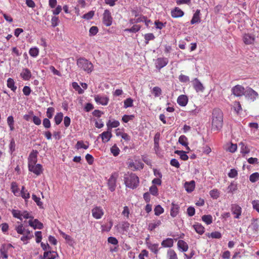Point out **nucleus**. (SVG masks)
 Returning a JSON list of instances; mask_svg holds the SVG:
<instances>
[{"instance_id":"052dcab7","label":"nucleus","mask_w":259,"mask_h":259,"mask_svg":"<svg viewBox=\"0 0 259 259\" xmlns=\"http://www.w3.org/2000/svg\"><path fill=\"white\" fill-rule=\"evenodd\" d=\"M15 229L17 232L19 234H24L25 233V229L22 224L16 226Z\"/></svg>"},{"instance_id":"f03ea898","label":"nucleus","mask_w":259,"mask_h":259,"mask_svg":"<svg viewBox=\"0 0 259 259\" xmlns=\"http://www.w3.org/2000/svg\"><path fill=\"white\" fill-rule=\"evenodd\" d=\"M124 182L126 187L134 189L139 186V179L135 174L127 172L124 175Z\"/></svg>"},{"instance_id":"58836bf2","label":"nucleus","mask_w":259,"mask_h":259,"mask_svg":"<svg viewBox=\"0 0 259 259\" xmlns=\"http://www.w3.org/2000/svg\"><path fill=\"white\" fill-rule=\"evenodd\" d=\"M175 153L178 154L181 159L183 160H188V155L186 154V152L184 151H179V150H177L175 151Z\"/></svg>"},{"instance_id":"338daca9","label":"nucleus","mask_w":259,"mask_h":259,"mask_svg":"<svg viewBox=\"0 0 259 259\" xmlns=\"http://www.w3.org/2000/svg\"><path fill=\"white\" fill-rule=\"evenodd\" d=\"M21 217L24 219H33V217L27 211H22Z\"/></svg>"},{"instance_id":"4be33fe9","label":"nucleus","mask_w":259,"mask_h":259,"mask_svg":"<svg viewBox=\"0 0 259 259\" xmlns=\"http://www.w3.org/2000/svg\"><path fill=\"white\" fill-rule=\"evenodd\" d=\"M172 206L170 209V215L172 218L176 217L179 211L180 207L178 204H175L174 203H172Z\"/></svg>"},{"instance_id":"680f3d73","label":"nucleus","mask_w":259,"mask_h":259,"mask_svg":"<svg viewBox=\"0 0 259 259\" xmlns=\"http://www.w3.org/2000/svg\"><path fill=\"white\" fill-rule=\"evenodd\" d=\"M233 107L235 111L239 113L242 110V108L240 102L235 101L234 103Z\"/></svg>"},{"instance_id":"de8ad7c7","label":"nucleus","mask_w":259,"mask_h":259,"mask_svg":"<svg viewBox=\"0 0 259 259\" xmlns=\"http://www.w3.org/2000/svg\"><path fill=\"white\" fill-rule=\"evenodd\" d=\"M12 213L14 217L20 220H22V218L21 217L22 211L19 210L13 209L12 211Z\"/></svg>"},{"instance_id":"f8f14e48","label":"nucleus","mask_w":259,"mask_h":259,"mask_svg":"<svg viewBox=\"0 0 259 259\" xmlns=\"http://www.w3.org/2000/svg\"><path fill=\"white\" fill-rule=\"evenodd\" d=\"M31 172L35 174L37 176L40 175L43 170L42 166L40 164H37L28 168Z\"/></svg>"},{"instance_id":"49530a36","label":"nucleus","mask_w":259,"mask_h":259,"mask_svg":"<svg viewBox=\"0 0 259 259\" xmlns=\"http://www.w3.org/2000/svg\"><path fill=\"white\" fill-rule=\"evenodd\" d=\"M111 152L114 156H117L119 154L120 150L116 145H113L110 149Z\"/></svg>"},{"instance_id":"774afa93","label":"nucleus","mask_w":259,"mask_h":259,"mask_svg":"<svg viewBox=\"0 0 259 259\" xmlns=\"http://www.w3.org/2000/svg\"><path fill=\"white\" fill-rule=\"evenodd\" d=\"M179 79L182 82H188L190 80L189 76L183 74H181L179 76Z\"/></svg>"},{"instance_id":"f257e3e1","label":"nucleus","mask_w":259,"mask_h":259,"mask_svg":"<svg viewBox=\"0 0 259 259\" xmlns=\"http://www.w3.org/2000/svg\"><path fill=\"white\" fill-rule=\"evenodd\" d=\"M223 124V112L220 109H214L212 112V128L214 130H219L222 127Z\"/></svg>"},{"instance_id":"79ce46f5","label":"nucleus","mask_w":259,"mask_h":259,"mask_svg":"<svg viewBox=\"0 0 259 259\" xmlns=\"http://www.w3.org/2000/svg\"><path fill=\"white\" fill-rule=\"evenodd\" d=\"M207 236L212 238L220 239L222 237V234L219 232L215 231L210 234L208 233Z\"/></svg>"},{"instance_id":"6ab92c4d","label":"nucleus","mask_w":259,"mask_h":259,"mask_svg":"<svg viewBox=\"0 0 259 259\" xmlns=\"http://www.w3.org/2000/svg\"><path fill=\"white\" fill-rule=\"evenodd\" d=\"M200 11L199 10H197L195 13L193 14V17L191 20V24H194L196 23H200L201 21L200 19Z\"/></svg>"},{"instance_id":"e2e57ef3","label":"nucleus","mask_w":259,"mask_h":259,"mask_svg":"<svg viewBox=\"0 0 259 259\" xmlns=\"http://www.w3.org/2000/svg\"><path fill=\"white\" fill-rule=\"evenodd\" d=\"M251 204L252 207L257 212H259V200H254L252 201Z\"/></svg>"},{"instance_id":"3c124183","label":"nucleus","mask_w":259,"mask_h":259,"mask_svg":"<svg viewBox=\"0 0 259 259\" xmlns=\"http://www.w3.org/2000/svg\"><path fill=\"white\" fill-rule=\"evenodd\" d=\"M32 198L40 208H43V203L41 201H40V199L39 197H37L35 194H33L32 195Z\"/></svg>"},{"instance_id":"aec40b11","label":"nucleus","mask_w":259,"mask_h":259,"mask_svg":"<svg viewBox=\"0 0 259 259\" xmlns=\"http://www.w3.org/2000/svg\"><path fill=\"white\" fill-rule=\"evenodd\" d=\"M58 256V254L56 251H45L44 253L43 258L44 259H55L56 256Z\"/></svg>"},{"instance_id":"c85d7f7f","label":"nucleus","mask_w":259,"mask_h":259,"mask_svg":"<svg viewBox=\"0 0 259 259\" xmlns=\"http://www.w3.org/2000/svg\"><path fill=\"white\" fill-rule=\"evenodd\" d=\"M193 227L196 232L200 235H202L204 232V228L200 224L197 223L193 225Z\"/></svg>"},{"instance_id":"e433bc0d","label":"nucleus","mask_w":259,"mask_h":259,"mask_svg":"<svg viewBox=\"0 0 259 259\" xmlns=\"http://www.w3.org/2000/svg\"><path fill=\"white\" fill-rule=\"evenodd\" d=\"M202 220L207 225H209L212 222V217L211 215H204L202 217Z\"/></svg>"},{"instance_id":"09e8293b","label":"nucleus","mask_w":259,"mask_h":259,"mask_svg":"<svg viewBox=\"0 0 259 259\" xmlns=\"http://www.w3.org/2000/svg\"><path fill=\"white\" fill-rule=\"evenodd\" d=\"M77 65H92V63L85 58H79L77 60Z\"/></svg>"},{"instance_id":"c756f323","label":"nucleus","mask_w":259,"mask_h":259,"mask_svg":"<svg viewBox=\"0 0 259 259\" xmlns=\"http://www.w3.org/2000/svg\"><path fill=\"white\" fill-rule=\"evenodd\" d=\"M7 87L15 92L17 89V87L15 84V81L13 79L9 78L7 80Z\"/></svg>"},{"instance_id":"a878e982","label":"nucleus","mask_w":259,"mask_h":259,"mask_svg":"<svg viewBox=\"0 0 259 259\" xmlns=\"http://www.w3.org/2000/svg\"><path fill=\"white\" fill-rule=\"evenodd\" d=\"M254 41V38L248 34H244L243 36V41L245 44L250 45L253 43Z\"/></svg>"},{"instance_id":"4d7b16f0","label":"nucleus","mask_w":259,"mask_h":259,"mask_svg":"<svg viewBox=\"0 0 259 259\" xmlns=\"http://www.w3.org/2000/svg\"><path fill=\"white\" fill-rule=\"evenodd\" d=\"M94 14H95L94 11H91L89 12L88 13L84 14L82 16V18L84 19H86V20H90L93 17Z\"/></svg>"},{"instance_id":"dca6fc26","label":"nucleus","mask_w":259,"mask_h":259,"mask_svg":"<svg viewBox=\"0 0 259 259\" xmlns=\"http://www.w3.org/2000/svg\"><path fill=\"white\" fill-rule=\"evenodd\" d=\"M184 15V12L178 7H176L171 11V15L173 18L182 17Z\"/></svg>"},{"instance_id":"9b49d317","label":"nucleus","mask_w":259,"mask_h":259,"mask_svg":"<svg viewBox=\"0 0 259 259\" xmlns=\"http://www.w3.org/2000/svg\"><path fill=\"white\" fill-rule=\"evenodd\" d=\"M231 210L232 213L235 215L234 218H240L242 213V208L240 206L236 204H232L231 205Z\"/></svg>"},{"instance_id":"13d9d810","label":"nucleus","mask_w":259,"mask_h":259,"mask_svg":"<svg viewBox=\"0 0 259 259\" xmlns=\"http://www.w3.org/2000/svg\"><path fill=\"white\" fill-rule=\"evenodd\" d=\"M98 32V28L97 26H92L89 30V35L90 36L95 35Z\"/></svg>"},{"instance_id":"72a5a7b5","label":"nucleus","mask_w":259,"mask_h":259,"mask_svg":"<svg viewBox=\"0 0 259 259\" xmlns=\"http://www.w3.org/2000/svg\"><path fill=\"white\" fill-rule=\"evenodd\" d=\"M168 259H178L177 254L174 250L169 249L167 252Z\"/></svg>"},{"instance_id":"393cba45","label":"nucleus","mask_w":259,"mask_h":259,"mask_svg":"<svg viewBox=\"0 0 259 259\" xmlns=\"http://www.w3.org/2000/svg\"><path fill=\"white\" fill-rule=\"evenodd\" d=\"M174 245V240L172 238H168L162 241L161 245L163 247H171Z\"/></svg>"},{"instance_id":"4c0bfd02","label":"nucleus","mask_w":259,"mask_h":259,"mask_svg":"<svg viewBox=\"0 0 259 259\" xmlns=\"http://www.w3.org/2000/svg\"><path fill=\"white\" fill-rule=\"evenodd\" d=\"M21 195L23 198L26 200L30 198V194L29 192L26 190L24 186H22L21 190Z\"/></svg>"},{"instance_id":"4468645a","label":"nucleus","mask_w":259,"mask_h":259,"mask_svg":"<svg viewBox=\"0 0 259 259\" xmlns=\"http://www.w3.org/2000/svg\"><path fill=\"white\" fill-rule=\"evenodd\" d=\"M239 146L240 147V153L243 156H245L250 152V149L245 143L241 142L239 143Z\"/></svg>"},{"instance_id":"a211bd4d","label":"nucleus","mask_w":259,"mask_h":259,"mask_svg":"<svg viewBox=\"0 0 259 259\" xmlns=\"http://www.w3.org/2000/svg\"><path fill=\"white\" fill-rule=\"evenodd\" d=\"M188 101V99L187 96L184 95H181L179 96L177 99L178 104L182 107L185 106Z\"/></svg>"},{"instance_id":"6e6552de","label":"nucleus","mask_w":259,"mask_h":259,"mask_svg":"<svg viewBox=\"0 0 259 259\" xmlns=\"http://www.w3.org/2000/svg\"><path fill=\"white\" fill-rule=\"evenodd\" d=\"M93 217L96 219H101L104 215V210L100 206H96L92 210Z\"/></svg>"},{"instance_id":"bf43d9fd","label":"nucleus","mask_w":259,"mask_h":259,"mask_svg":"<svg viewBox=\"0 0 259 259\" xmlns=\"http://www.w3.org/2000/svg\"><path fill=\"white\" fill-rule=\"evenodd\" d=\"M55 112V109L53 107H49L47 109V116L48 117V119L52 118L54 113Z\"/></svg>"},{"instance_id":"a19ab883","label":"nucleus","mask_w":259,"mask_h":259,"mask_svg":"<svg viewBox=\"0 0 259 259\" xmlns=\"http://www.w3.org/2000/svg\"><path fill=\"white\" fill-rule=\"evenodd\" d=\"M259 180V173L254 172L249 177V180L252 183H254Z\"/></svg>"},{"instance_id":"20e7f679","label":"nucleus","mask_w":259,"mask_h":259,"mask_svg":"<svg viewBox=\"0 0 259 259\" xmlns=\"http://www.w3.org/2000/svg\"><path fill=\"white\" fill-rule=\"evenodd\" d=\"M113 18L109 10L106 9L103 15V22L106 26H110L112 23Z\"/></svg>"},{"instance_id":"603ef678","label":"nucleus","mask_w":259,"mask_h":259,"mask_svg":"<svg viewBox=\"0 0 259 259\" xmlns=\"http://www.w3.org/2000/svg\"><path fill=\"white\" fill-rule=\"evenodd\" d=\"M113 226V223L112 221L109 222V225H102L101 229L102 232H109Z\"/></svg>"},{"instance_id":"7c9ffc66","label":"nucleus","mask_w":259,"mask_h":259,"mask_svg":"<svg viewBox=\"0 0 259 259\" xmlns=\"http://www.w3.org/2000/svg\"><path fill=\"white\" fill-rule=\"evenodd\" d=\"M226 150L231 153H234L237 149V145L236 144L230 143L226 145Z\"/></svg>"},{"instance_id":"c03bdc74","label":"nucleus","mask_w":259,"mask_h":259,"mask_svg":"<svg viewBox=\"0 0 259 259\" xmlns=\"http://www.w3.org/2000/svg\"><path fill=\"white\" fill-rule=\"evenodd\" d=\"M237 190V184L236 183L232 182L228 187V192L233 193Z\"/></svg>"},{"instance_id":"c9c22d12","label":"nucleus","mask_w":259,"mask_h":259,"mask_svg":"<svg viewBox=\"0 0 259 259\" xmlns=\"http://www.w3.org/2000/svg\"><path fill=\"white\" fill-rule=\"evenodd\" d=\"M7 123L10 127V131H13L14 130V120L12 116H9L7 118Z\"/></svg>"},{"instance_id":"5701e85b","label":"nucleus","mask_w":259,"mask_h":259,"mask_svg":"<svg viewBox=\"0 0 259 259\" xmlns=\"http://www.w3.org/2000/svg\"><path fill=\"white\" fill-rule=\"evenodd\" d=\"M179 142L182 145L185 146L187 150H190L188 146V139L185 136H181L179 139Z\"/></svg>"},{"instance_id":"1a4fd4ad","label":"nucleus","mask_w":259,"mask_h":259,"mask_svg":"<svg viewBox=\"0 0 259 259\" xmlns=\"http://www.w3.org/2000/svg\"><path fill=\"white\" fill-rule=\"evenodd\" d=\"M191 82L194 89L197 92H203L204 91V87L198 78H194L191 81Z\"/></svg>"},{"instance_id":"ddd939ff","label":"nucleus","mask_w":259,"mask_h":259,"mask_svg":"<svg viewBox=\"0 0 259 259\" xmlns=\"http://www.w3.org/2000/svg\"><path fill=\"white\" fill-rule=\"evenodd\" d=\"M112 136L111 131L108 130L107 131L104 132L99 135V137L102 139V142L104 143L108 142Z\"/></svg>"},{"instance_id":"39448f33","label":"nucleus","mask_w":259,"mask_h":259,"mask_svg":"<svg viewBox=\"0 0 259 259\" xmlns=\"http://www.w3.org/2000/svg\"><path fill=\"white\" fill-rule=\"evenodd\" d=\"M244 95L247 100L251 101H254L258 98V96L257 93L251 88L247 89L245 91Z\"/></svg>"},{"instance_id":"a18cd8bd","label":"nucleus","mask_w":259,"mask_h":259,"mask_svg":"<svg viewBox=\"0 0 259 259\" xmlns=\"http://www.w3.org/2000/svg\"><path fill=\"white\" fill-rule=\"evenodd\" d=\"M75 148L77 149H79L81 148H83L84 149H87L89 148V145H86L84 144L83 142L82 141H77Z\"/></svg>"},{"instance_id":"2eb2a0df","label":"nucleus","mask_w":259,"mask_h":259,"mask_svg":"<svg viewBox=\"0 0 259 259\" xmlns=\"http://www.w3.org/2000/svg\"><path fill=\"white\" fill-rule=\"evenodd\" d=\"M28 223L29 225L32 227L34 229H41L43 228L42 223L40 222L37 219H35L33 221L30 220L28 221Z\"/></svg>"},{"instance_id":"69168bd1","label":"nucleus","mask_w":259,"mask_h":259,"mask_svg":"<svg viewBox=\"0 0 259 259\" xmlns=\"http://www.w3.org/2000/svg\"><path fill=\"white\" fill-rule=\"evenodd\" d=\"M138 165H136L134 162H131L128 164V166L133 168L134 169H138L139 168H142L143 164L142 163H138Z\"/></svg>"},{"instance_id":"b1692460","label":"nucleus","mask_w":259,"mask_h":259,"mask_svg":"<svg viewBox=\"0 0 259 259\" xmlns=\"http://www.w3.org/2000/svg\"><path fill=\"white\" fill-rule=\"evenodd\" d=\"M185 188L187 192L190 193L192 192L195 188V182L194 181H192L190 182H186L185 183Z\"/></svg>"},{"instance_id":"ea45409f","label":"nucleus","mask_w":259,"mask_h":259,"mask_svg":"<svg viewBox=\"0 0 259 259\" xmlns=\"http://www.w3.org/2000/svg\"><path fill=\"white\" fill-rule=\"evenodd\" d=\"M145 42L146 44H148L150 40H152L155 39V36L152 33H146L144 35Z\"/></svg>"},{"instance_id":"f3484780","label":"nucleus","mask_w":259,"mask_h":259,"mask_svg":"<svg viewBox=\"0 0 259 259\" xmlns=\"http://www.w3.org/2000/svg\"><path fill=\"white\" fill-rule=\"evenodd\" d=\"M95 100L98 103L102 105H106L108 103L109 99L105 96L97 95L95 97Z\"/></svg>"},{"instance_id":"bb28decb","label":"nucleus","mask_w":259,"mask_h":259,"mask_svg":"<svg viewBox=\"0 0 259 259\" xmlns=\"http://www.w3.org/2000/svg\"><path fill=\"white\" fill-rule=\"evenodd\" d=\"M161 224V222L160 220H154L152 223L149 224L148 229L152 231L160 226Z\"/></svg>"},{"instance_id":"864d4df0","label":"nucleus","mask_w":259,"mask_h":259,"mask_svg":"<svg viewBox=\"0 0 259 259\" xmlns=\"http://www.w3.org/2000/svg\"><path fill=\"white\" fill-rule=\"evenodd\" d=\"M153 94L155 97H159L162 93V91L159 87H155L152 90Z\"/></svg>"},{"instance_id":"cd10ccee","label":"nucleus","mask_w":259,"mask_h":259,"mask_svg":"<svg viewBox=\"0 0 259 259\" xmlns=\"http://www.w3.org/2000/svg\"><path fill=\"white\" fill-rule=\"evenodd\" d=\"M21 76L23 79L28 80L30 78L31 76V73L28 69H24L21 73Z\"/></svg>"},{"instance_id":"412c9836","label":"nucleus","mask_w":259,"mask_h":259,"mask_svg":"<svg viewBox=\"0 0 259 259\" xmlns=\"http://www.w3.org/2000/svg\"><path fill=\"white\" fill-rule=\"evenodd\" d=\"M178 247L182 251L186 252L188 249V245L187 243L182 240H179L178 242Z\"/></svg>"},{"instance_id":"2f4dec72","label":"nucleus","mask_w":259,"mask_h":259,"mask_svg":"<svg viewBox=\"0 0 259 259\" xmlns=\"http://www.w3.org/2000/svg\"><path fill=\"white\" fill-rule=\"evenodd\" d=\"M119 125V122L117 120H114L113 121H111V120H109L107 123V126L108 127V130L111 131V129L113 127H117Z\"/></svg>"},{"instance_id":"0eeeda50","label":"nucleus","mask_w":259,"mask_h":259,"mask_svg":"<svg viewBox=\"0 0 259 259\" xmlns=\"http://www.w3.org/2000/svg\"><path fill=\"white\" fill-rule=\"evenodd\" d=\"M37 154L36 150H33L29 154L28 158V168L37 164Z\"/></svg>"},{"instance_id":"423d86ee","label":"nucleus","mask_w":259,"mask_h":259,"mask_svg":"<svg viewBox=\"0 0 259 259\" xmlns=\"http://www.w3.org/2000/svg\"><path fill=\"white\" fill-rule=\"evenodd\" d=\"M13 247L11 244H3L0 248V257L2 258H7L8 257V251Z\"/></svg>"},{"instance_id":"8fccbe9b","label":"nucleus","mask_w":259,"mask_h":259,"mask_svg":"<svg viewBox=\"0 0 259 259\" xmlns=\"http://www.w3.org/2000/svg\"><path fill=\"white\" fill-rule=\"evenodd\" d=\"M39 50L37 48H32L29 50V53L30 56L33 57H36L38 55Z\"/></svg>"},{"instance_id":"0e129e2a","label":"nucleus","mask_w":259,"mask_h":259,"mask_svg":"<svg viewBox=\"0 0 259 259\" xmlns=\"http://www.w3.org/2000/svg\"><path fill=\"white\" fill-rule=\"evenodd\" d=\"M238 175V171L235 168H232L230 170V172L228 173V176L231 178H234L237 177Z\"/></svg>"},{"instance_id":"f704fd0d","label":"nucleus","mask_w":259,"mask_h":259,"mask_svg":"<svg viewBox=\"0 0 259 259\" xmlns=\"http://www.w3.org/2000/svg\"><path fill=\"white\" fill-rule=\"evenodd\" d=\"M63 114L62 112L57 113L54 117V120L57 125L59 124L62 121Z\"/></svg>"},{"instance_id":"37998d69","label":"nucleus","mask_w":259,"mask_h":259,"mask_svg":"<svg viewBox=\"0 0 259 259\" xmlns=\"http://www.w3.org/2000/svg\"><path fill=\"white\" fill-rule=\"evenodd\" d=\"M133 106V100L128 98L124 100V108H127L128 107H131Z\"/></svg>"},{"instance_id":"7ed1b4c3","label":"nucleus","mask_w":259,"mask_h":259,"mask_svg":"<svg viewBox=\"0 0 259 259\" xmlns=\"http://www.w3.org/2000/svg\"><path fill=\"white\" fill-rule=\"evenodd\" d=\"M118 177V172H114L112 174L108 181V186L111 192H113L115 190L116 187V181Z\"/></svg>"},{"instance_id":"6e6d98bb","label":"nucleus","mask_w":259,"mask_h":259,"mask_svg":"<svg viewBox=\"0 0 259 259\" xmlns=\"http://www.w3.org/2000/svg\"><path fill=\"white\" fill-rule=\"evenodd\" d=\"M210 196L213 199H217L220 195V193L217 189H213L209 192Z\"/></svg>"},{"instance_id":"5fc2aeb1","label":"nucleus","mask_w":259,"mask_h":259,"mask_svg":"<svg viewBox=\"0 0 259 259\" xmlns=\"http://www.w3.org/2000/svg\"><path fill=\"white\" fill-rule=\"evenodd\" d=\"M163 211V208L160 205H157L154 208V212L156 215H159L162 213Z\"/></svg>"},{"instance_id":"9d476101","label":"nucleus","mask_w":259,"mask_h":259,"mask_svg":"<svg viewBox=\"0 0 259 259\" xmlns=\"http://www.w3.org/2000/svg\"><path fill=\"white\" fill-rule=\"evenodd\" d=\"M244 88L242 85H236L232 89L233 94L237 97L242 96L245 93Z\"/></svg>"},{"instance_id":"473e14b6","label":"nucleus","mask_w":259,"mask_h":259,"mask_svg":"<svg viewBox=\"0 0 259 259\" xmlns=\"http://www.w3.org/2000/svg\"><path fill=\"white\" fill-rule=\"evenodd\" d=\"M141 29V26L139 25H134L131 28H126L124 29V31L136 33Z\"/></svg>"}]
</instances>
